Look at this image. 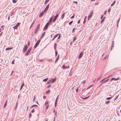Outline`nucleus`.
I'll return each mask as SVG.
<instances>
[{"label":"nucleus","mask_w":121,"mask_h":121,"mask_svg":"<svg viewBox=\"0 0 121 121\" xmlns=\"http://www.w3.org/2000/svg\"><path fill=\"white\" fill-rule=\"evenodd\" d=\"M56 46H57L56 44V43H54V49L55 50H56Z\"/></svg>","instance_id":"nucleus-24"},{"label":"nucleus","mask_w":121,"mask_h":121,"mask_svg":"<svg viewBox=\"0 0 121 121\" xmlns=\"http://www.w3.org/2000/svg\"><path fill=\"white\" fill-rule=\"evenodd\" d=\"M89 97V96H88V97H85V98H82V99H87Z\"/></svg>","instance_id":"nucleus-35"},{"label":"nucleus","mask_w":121,"mask_h":121,"mask_svg":"<svg viewBox=\"0 0 121 121\" xmlns=\"http://www.w3.org/2000/svg\"><path fill=\"white\" fill-rule=\"evenodd\" d=\"M48 26V25H46L43 29V30H45L47 29Z\"/></svg>","instance_id":"nucleus-13"},{"label":"nucleus","mask_w":121,"mask_h":121,"mask_svg":"<svg viewBox=\"0 0 121 121\" xmlns=\"http://www.w3.org/2000/svg\"><path fill=\"white\" fill-rule=\"evenodd\" d=\"M49 0H46L45 2V4H46L49 1Z\"/></svg>","instance_id":"nucleus-39"},{"label":"nucleus","mask_w":121,"mask_h":121,"mask_svg":"<svg viewBox=\"0 0 121 121\" xmlns=\"http://www.w3.org/2000/svg\"><path fill=\"white\" fill-rule=\"evenodd\" d=\"M73 3H75L76 4H77V3H78V2H77L75 1H74L73 2Z\"/></svg>","instance_id":"nucleus-61"},{"label":"nucleus","mask_w":121,"mask_h":121,"mask_svg":"<svg viewBox=\"0 0 121 121\" xmlns=\"http://www.w3.org/2000/svg\"><path fill=\"white\" fill-rule=\"evenodd\" d=\"M24 83H23L22 85L21 86L20 88V90H21L23 87V86H24Z\"/></svg>","instance_id":"nucleus-23"},{"label":"nucleus","mask_w":121,"mask_h":121,"mask_svg":"<svg viewBox=\"0 0 121 121\" xmlns=\"http://www.w3.org/2000/svg\"><path fill=\"white\" fill-rule=\"evenodd\" d=\"M110 10V9H108V12H109Z\"/></svg>","instance_id":"nucleus-64"},{"label":"nucleus","mask_w":121,"mask_h":121,"mask_svg":"<svg viewBox=\"0 0 121 121\" xmlns=\"http://www.w3.org/2000/svg\"><path fill=\"white\" fill-rule=\"evenodd\" d=\"M17 103L16 104V106L15 107V109H16L17 107Z\"/></svg>","instance_id":"nucleus-57"},{"label":"nucleus","mask_w":121,"mask_h":121,"mask_svg":"<svg viewBox=\"0 0 121 121\" xmlns=\"http://www.w3.org/2000/svg\"><path fill=\"white\" fill-rule=\"evenodd\" d=\"M63 67L64 68H69V66H65V65H63Z\"/></svg>","instance_id":"nucleus-17"},{"label":"nucleus","mask_w":121,"mask_h":121,"mask_svg":"<svg viewBox=\"0 0 121 121\" xmlns=\"http://www.w3.org/2000/svg\"><path fill=\"white\" fill-rule=\"evenodd\" d=\"M73 22V21H72L69 23V24L70 25Z\"/></svg>","instance_id":"nucleus-36"},{"label":"nucleus","mask_w":121,"mask_h":121,"mask_svg":"<svg viewBox=\"0 0 121 121\" xmlns=\"http://www.w3.org/2000/svg\"><path fill=\"white\" fill-rule=\"evenodd\" d=\"M80 20H79L78 21V24L79 23H80Z\"/></svg>","instance_id":"nucleus-58"},{"label":"nucleus","mask_w":121,"mask_h":121,"mask_svg":"<svg viewBox=\"0 0 121 121\" xmlns=\"http://www.w3.org/2000/svg\"><path fill=\"white\" fill-rule=\"evenodd\" d=\"M48 104V101H46L45 102V105H47Z\"/></svg>","instance_id":"nucleus-33"},{"label":"nucleus","mask_w":121,"mask_h":121,"mask_svg":"<svg viewBox=\"0 0 121 121\" xmlns=\"http://www.w3.org/2000/svg\"><path fill=\"white\" fill-rule=\"evenodd\" d=\"M65 13H64L62 14V15L61 17V19L62 20L63 19L64 17L65 16Z\"/></svg>","instance_id":"nucleus-14"},{"label":"nucleus","mask_w":121,"mask_h":121,"mask_svg":"<svg viewBox=\"0 0 121 121\" xmlns=\"http://www.w3.org/2000/svg\"><path fill=\"white\" fill-rule=\"evenodd\" d=\"M38 31V30H35V34Z\"/></svg>","instance_id":"nucleus-47"},{"label":"nucleus","mask_w":121,"mask_h":121,"mask_svg":"<svg viewBox=\"0 0 121 121\" xmlns=\"http://www.w3.org/2000/svg\"><path fill=\"white\" fill-rule=\"evenodd\" d=\"M74 30H75V28H73V30H72V32H73V31H74Z\"/></svg>","instance_id":"nucleus-62"},{"label":"nucleus","mask_w":121,"mask_h":121,"mask_svg":"<svg viewBox=\"0 0 121 121\" xmlns=\"http://www.w3.org/2000/svg\"><path fill=\"white\" fill-rule=\"evenodd\" d=\"M59 96V95H58L56 97V100H55V102H57Z\"/></svg>","instance_id":"nucleus-20"},{"label":"nucleus","mask_w":121,"mask_h":121,"mask_svg":"<svg viewBox=\"0 0 121 121\" xmlns=\"http://www.w3.org/2000/svg\"><path fill=\"white\" fill-rule=\"evenodd\" d=\"M49 4H48L47 6L46 7V8L43 11H45V12L49 8Z\"/></svg>","instance_id":"nucleus-11"},{"label":"nucleus","mask_w":121,"mask_h":121,"mask_svg":"<svg viewBox=\"0 0 121 121\" xmlns=\"http://www.w3.org/2000/svg\"><path fill=\"white\" fill-rule=\"evenodd\" d=\"M27 47H28L26 45H25L24 46V48L23 49V52H25L26 51V50L27 49Z\"/></svg>","instance_id":"nucleus-3"},{"label":"nucleus","mask_w":121,"mask_h":121,"mask_svg":"<svg viewBox=\"0 0 121 121\" xmlns=\"http://www.w3.org/2000/svg\"><path fill=\"white\" fill-rule=\"evenodd\" d=\"M86 20L85 19H84V21H83V23H84L86 22Z\"/></svg>","instance_id":"nucleus-51"},{"label":"nucleus","mask_w":121,"mask_h":121,"mask_svg":"<svg viewBox=\"0 0 121 121\" xmlns=\"http://www.w3.org/2000/svg\"><path fill=\"white\" fill-rule=\"evenodd\" d=\"M59 35V34H57L56 35H55L54 37V38H55L56 37H57L58 35Z\"/></svg>","instance_id":"nucleus-31"},{"label":"nucleus","mask_w":121,"mask_h":121,"mask_svg":"<svg viewBox=\"0 0 121 121\" xmlns=\"http://www.w3.org/2000/svg\"><path fill=\"white\" fill-rule=\"evenodd\" d=\"M112 98V97H108V98H106V100H110V99H111Z\"/></svg>","instance_id":"nucleus-26"},{"label":"nucleus","mask_w":121,"mask_h":121,"mask_svg":"<svg viewBox=\"0 0 121 121\" xmlns=\"http://www.w3.org/2000/svg\"><path fill=\"white\" fill-rule=\"evenodd\" d=\"M31 113H30L29 115V117L30 118L31 117Z\"/></svg>","instance_id":"nucleus-45"},{"label":"nucleus","mask_w":121,"mask_h":121,"mask_svg":"<svg viewBox=\"0 0 121 121\" xmlns=\"http://www.w3.org/2000/svg\"><path fill=\"white\" fill-rule=\"evenodd\" d=\"M49 106V105H48L46 106V109H47L48 108Z\"/></svg>","instance_id":"nucleus-40"},{"label":"nucleus","mask_w":121,"mask_h":121,"mask_svg":"<svg viewBox=\"0 0 121 121\" xmlns=\"http://www.w3.org/2000/svg\"><path fill=\"white\" fill-rule=\"evenodd\" d=\"M83 52H81L80 54H79L78 56V59H79L81 58L83 54Z\"/></svg>","instance_id":"nucleus-6"},{"label":"nucleus","mask_w":121,"mask_h":121,"mask_svg":"<svg viewBox=\"0 0 121 121\" xmlns=\"http://www.w3.org/2000/svg\"><path fill=\"white\" fill-rule=\"evenodd\" d=\"M114 41H113V44H112V48H111V50H112V47H114V46H113V42H114Z\"/></svg>","instance_id":"nucleus-46"},{"label":"nucleus","mask_w":121,"mask_h":121,"mask_svg":"<svg viewBox=\"0 0 121 121\" xmlns=\"http://www.w3.org/2000/svg\"><path fill=\"white\" fill-rule=\"evenodd\" d=\"M105 17H104L103 19L101 21V22H100V23H102L103 22H104V19L105 18Z\"/></svg>","instance_id":"nucleus-19"},{"label":"nucleus","mask_w":121,"mask_h":121,"mask_svg":"<svg viewBox=\"0 0 121 121\" xmlns=\"http://www.w3.org/2000/svg\"><path fill=\"white\" fill-rule=\"evenodd\" d=\"M17 2V1L15 0H13V2L14 3H16Z\"/></svg>","instance_id":"nucleus-37"},{"label":"nucleus","mask_w":121,"mask_h":121,"mask_svg":"<svg viewBox=\"0 0 121 121\" xmlns=\"http://www.w3.org/2000/svg\"><path fill=\"white\" fill-rule=\"evenodd\" d=\"M57 102H55V107H56V105H57Z\"/></svg>","instance_id":"nucleus-53"},{"label":"nucleus","mask_w":121,"mask_h":121,"mask_svg":"<svg viewBox=\"0 0 121 121\" xmlns=\"http://www.w3.org/2000/svg\"><path fill=\"white\" fill-rule=\"evenodd\" d=\"M85 81H84L82 82V83H83V84H84L85 83Z\"/></svg>","instance_id":"nucleus-55"},{"label":"nucleus","mask_w":121,"mask_h":121,"mask_svg":"<svg viewBox=\"0 0 121 121\" xmlns=\"http://www.w3.org/2000/svg\"><path fill=\"white\" fill-rule=\"evenodd\" d=\"M115 2H116V1H114L113 2V3L111 4V6H113L114 5V4H115Z\"/></svg>","instance_id":"nucleus-21"},{"label":"nucleus","mask_w":121,"mask_h":121,"mask_svg":"<svg viewBox=\"0 0 121 121\" xmlns=\"http://www.w3.org/2000/svg\"><path fill=\"white\" fill-rule=\"evenodd\" d=\"M20 24V23H17L16 25V26H14L13 27V28L14 29H16L17 28V27L18 26H19V25Z\"/></svg>","instance_id":"nucleus-7"},{"label":"nucleus","mask_w":121,"mask_h":121,"mask_svg":"<svg viewBox=\"0 0 121 121\" xmlns=\"http://www.w3.org/2000/svg\"><path fill=\"white\" fill-rule=\"evenodd\" d=\"M43 98L44 99H45L46 98V96H43Z\"/></svg>","instance_id":"nucleus-63"},{"label":"nucleus","mask_w":121,"mask_h":121,"mask_svg":"<svg viewBox=\"0 0 121 121\" xmlns=\"http://www.w3.org/2000/svg\"><path fill=\"white\" fill-rule=\"evenodd\" d=\"M38 31V30H35V34Z\"/></svg>","instance_id":"nucleus-48"},{"label":"nucleus","mask_w":121,"mask_h":121,"mask_svg":"<svg viewBox=\"0 0 121 121\" xmlns=\"http://www.w3.org/2000/svg\"><path fill=\"white\" fill-rule=\"evenodd\" d=\"M110 102V101H108L106 102H105V104H108Z\"/></svg>","instance_id":"nucleus-34"},{"label":"nucleus","mask_w":121,"mask_h":121,"mask_svg":"<svg viewBox=\"0 0 121 121\" xmlns=\"http://www.w3.org/2000/svg\"><path fill=\"white\" fill-rule=\"evenodd\" d=\"M76 39V37H74L73 38V42L75 41Z\"/></svg>","instance_id":"nucleus-38"},{"label":"nucleus","mask_w":121,"mask_h":121,"mask_svg":"<svg viewBox=\"0 0 121 121\" xmlns=\"http://www.w3.org/2000/svg\"><path fill=\"white\" fill-rule=\"evenodd\" d=\"M31 48H30L29 49H28L27 52L25 54V55L26 56L28 55L29 54L30 52L31 51Z\"/></svg>","instance_id":"nucleus-2"},{"label":"nucleus","mask_w":121,"mask_h":121,"mask_svg":"<svg viewBox=\"0 0 121 121\" xmlns=\"http://www.w3.org/2000/svg\"><path fill=\"white\" fill-rule=\"evenodd\" d=\"M51 83V80H50L49 81H48V82L47 84H50Z\"/></svg>","instance_id":"nucleus-43"},{"label":"nucleus","mask_w":121,"mask_h":121,"mask_svg":"<svg viewBox=\"0 0 121 121\" xmlns=\"http://www.w3.org/2000/svg\"><path fill=\"white\" fill-rule=\"evenodd\" d=\"M110 76H109L107 78H104V79H103V80H102L100 82H101L102 81H103L105 79H106V78H108Z\"/></svg>","instance_id":"nucleus-29"},{"label":"nucleus","mask_w":121,"mask_h":121,"mask_svg":"<svg viewBox=\"0 0 121 121\" xmlns=\"http://www.w3.org/2000/svg\"><path fill=\"white\" fill-rule=\"evenodd\" d=\"M93 13V11H92V12L91 13L89 14L88 15V20H89V19L92 17Z\"/></svg>","instance_id":"nucleus-5"},{"label":"nucleus","mask_w":121,"mask_h":121,"mask_svg":"<svg viewBox=\"0 0 121 121\" xmlns=\"http://www.w3.org/2000/svg\"><path fill=\"white\" fill-rule=\"evenodd\" d=\"M78 88H77L76 89V92H78Z\"/></svg>","instance_id":"nucleus-60"},{"label":"nucleus","mask_w":121,"mask_h":121,"mask_svg":"<svg viewBox=\"0 0 121 121\" xmlns=\"http://www.w3.org/2000/svg\"><path fill=\"white\" fill-rule=\"evenodd\" d=\"M92 85L91 86H90L89 87H88L87 88V89H88L89 88H90L91 87H92Z\"/></svg>","instance_id":"nucleus-59"},{"label":"nucleus","mask_w":121,"mask_h":121,"mask_svg":"<svg viewBox=\"0 0 121 121\" xmlns=\"http://www.w3.org/2000/svg\"><path fill=\"white\" fill-rule=\"evenodd\" d=\"M40 24H39L37 26L35 30H38V31L39 29V28H40Z\"/></svg>","instance_id":"nucleus-12"},{"label":"nucleus","mask_w":121,"mask_h":121,"mask_svg":"<svg viewBox=\"0 0 121 121\" xmlns=\"http://www.w3.org/2000/svg\"><path fill=\"white\" fill-rule=\"evenodd\" d=\"M50 90H48L46 92V93L47 94H48L50 93Z\"/></svg>","instance_id":"nucleus-25"},{"label":"nucleus","mask_w":121,"mask_h":121,"mask_svg":"<svg viewBox=\"0 0 121 121\" xmlns=\"http://www.w3.org/2000/svg\"><path fill=\"white\" fill-rule=\"evenodd\" d=\"M40 39H39L38 40L37 42H36L35 45L34 46V48H35L38 46V45L39 44L40 42Z\"/></svg>","instance_id":"nucleus-1"},{"label":"nucleus","mask_w":121,"mask_h":121,"mask_svg":"<svg viewBox=\"0 0 121 121\" xmlns=\"http://www.w3.org/2000/svg\"><path fill=\"white\" fill-rule=\"evenodd\" d=\"M34 21L32 23L30 27V29L31 28V27H32V26H33V25H34Z\"/></svg>","instance_id":"nucleus-18"},{"label":"nucleus","mask_w":121,"mask_h":121,"mask_svg":"<svg viewBox=\"0 0 121 121\" xmlns=\"http://www.w3.org/2000/svg\"><path fill=\"white\" fill-rule=\"evenodd\" d=\"M45 11H43L42 12H41L39 15V17H42L43 15V14L45 13Z\"/></svg>","instance_id":"nucleus-9"},{"label":"nucleus","mask_w":121,"mask_h":121,"mask_svg":"<svg viewBox=\"0 0 121 121\" xmlns=\"http://www.w3.org/2000/svg\"><path fill=\"white\" fill-rule=\"evenodd\" d=\"M38 31V30H35V34Z\"/></svg>","instance_id":"nucleus-49"},{"label":"nucleus","mask_w":121,"mask_h":121,"mask_svg":"<svg viewBox=\"0 0 121 121\" xmlns=\"http://www.w3.org/2000/svg\"><path fill=\"white\" fill-rule=\"evenodd\" d=\"M38 106L37 105H34L32 106L31 107H30V108H32L33 107H37Z\"/></svg>","instance_id":"nucleus-22"},{"label":"nucleus","mask_w":121,"mask_h":121,"mask_svg":"<svg viewBox=\"0 0 121 121\" xmlns=\"http://www.w3.org/2000/svg\"><path fill=\"white\" fill-rule=\"evenodd\" d=\"M45 34V32H44V33L42 34V35L40 37V38L41 39H42V38L44 36Z\"/></svg>","instance_id":"nucleus-15"},{"label":"nucleus","mask_w":121,"mask_h":121,"mask_svg":"<svg viewBox=\"0 0 121 121\" xmlns=\"http://www.w3.org/2000/svg\"><path fill=\"white\" fill-rule=\"evenodd\" d=\"M13 48V47H12V48H6V49H5V50H10L11 49H12Z\"/></svg>","instance_id":"nucleus-16"},{"label":"nucleus","mask_w":121,"mask_h":121,"mask_svg":"<svg viewBox=\"0 0 121 121\" xmlns=\"http://www.w3.org/2000/svg\"><path fill=\"white\" fill-rule=\"evenodd\" d=\"M113 80L114 81H117L119 79V78H113Z\"/></svg>","instance_id":"nucleus-32"},{"label":"nucleus","mask_w":121,"mask_h":121,"mask_svg":"<svg viewBox=\"0 0 121 121\" xmlns=\"http://www.w3.org/2000/svg\"><path fill=\"white\" fill-rule=\"evenodd\" d=\"M12 64H14V60L12 61Z\"/></svg>","instance_id":"nucleus-56"},{"label":"nucleus","mask_w":121,"mask_h":121,"mask_svg":"<svg viewBox=\"0 0 121 121\" xmlns=\"http://www.w3.org/2000/svg\"><path fill=\"white\" fill-rule=\"evenodd\" d=\"M48 78H46L45 79H43V82H46L48 80Z\"/></svg>","instance_id":"nucleus-28"},{"label":"nucleus","mask_w":121,"mask_h":121,"mask_svg":"<svg viewBox=\"0 0 121 121\" xmlns=\"http://www.w3.org/2000/svg\"><path fill=\"white\" fill-rule=\"evenodd\" d=\"M54 17L53 15H52L50 18L49 20V22L50 23L52 22V20Z\"/></svg>","instance_id":"nucleus-8"},{"label":"nucleus","mask_w":121,"mask_h":121,"mask_svg":"<svg viewBox=\"0 0 121 121\" xmlns=\"http://www.w3.org/2000/svg\"><path fill=\"white\" fill-rule=\"evenodd\" d=\"M56 80V78H55L54 79H53V78H52L51 79V81H52V83H53Z\"/></svg>","instance_id":"nucleus-10"},{"label":"nucleus","mask_w":121,"mask_h":121,"mask_svg":"<svg viewBox=\"0 0 121 121\" xmlns=\"http://www.w3.org/2000/svg\"><path fill=\"white\" fill-rule=\"evenodd\" d=\"M55 56H56L57 54V52L56 51H55Z\"/></svg>","instance_id":"nucleus-42"},{"label":"nucleus","mask_w":121,"mask_h":121,"mask_svg":"<svg viewBox=\"0 0 121 121\" xmlns=\"http://www.w3.org/2000/svg\"><path fill=\"white\" fill-rule=\"evenodd\" d=\"M59 14H57L54 17V18L53 20V22H54L56 20Z\"/></svg>","instance_id":"nucleus-4"},{"label":"nucleus","mask_w":121,"mask_h":121,"mask_svg":"<svg viewBox=\"0 0 121 121\" xmlns=\"http://www.w3.org/2000/svg\"><path fill=\"white\" fill-rule=\"evenodd\" d=\"M49 22H48L46 24V25H48V26L49 23Z\"/></svg>","instance_id":"nucleus-44"},{"label":"nucleus","mask_w":121,"mask_h":121,"mask_svg":"<svg viewBox=\"0 0 121 121\" xmlns=\"http://www.w3.org/2000/svg\"><path fill=\"white\" fill-rule=\"evenodd\" d=\"M103 15H101V17H100V19H102L103 18Z\"/></svg>","instance_id":"nucleus-50"},{"label":"nucleus","mask_w":121,"mask_h":121,"mask_svg":"<svg viewBox=\"0 0 121 121\" xmlns=\"http://www.w3.org/2000/svg\"><path fill=\"white\" fill-rule=\"evenodd\" d=\"M108 80H109V79H108L107 80L103 81V82H102V83H104L106 82H107L108 81Z\"/></svg>","instance_id":"nucleus-30"},{"label":"nucleus","mask_w":121,"mask_h":121,"mask_svg":"<svg viewBox=\"0 0 121 121\" xmlns=\"http://www.w3.org/2000/svg\"><path fill=\"white\" fill-rule=\"evenodd\" d=\"M35 112V110L34 109H33L31 111L32 113H33Z\"/></svg>","instance_id":"nucleus-52"},{"label":"nucleus","mask_w":121,"mask_h":121,"mask_svg":"<svg viewBox=\"0 0 121 121\" xmlns=\"http://www.w3.org/2000/svg\"><path fill=\"white\" fill-rule=\"evenodd\" d=\"M74 14H74L72 16V17H71V18H73L74 17Z\"/></svg>","instance_id":"nucleus-54"},{"label":"nucleus","mask_w":121,"mask_h":121,"mask_svg":"<svg viewBox=\"0 0 121 121\" xmlns=\"http://www.w3.org/2000/svg\"><path fill=\"white\" fill-rule=\"evenodd\" d=\"M120 18H119V19H118V20L117 21V27H118V25L119 22L120 21Z\"/></svg>","instance_id":"nucleus-27"},{"label":"nucleus","mask_w":121,"mask_h":121,"mask_svg":"<svg viewBox=\"0 0 121 121\" xmlns=\"http://www.w3.org/2000/svg\"><path fill=\"white\" fill-rule=\"evenodd\" d=\"M7 104L6 103H5L4 106V108L6 106Z\"/></svg>","instance_id":"nucleus-41"}]
</instances>
